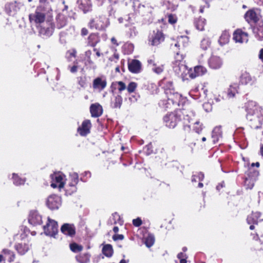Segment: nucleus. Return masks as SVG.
<instances>
[{
  "label": "nucleus",
  "mask_w": 263,
  "mask_h": 263,
  "mask_svg": "<svg viewBox=\"0 0 263 263\" xmlns=\"http://www.w3.org/2000/svg\"><path fill=\"white\" fill-rule=\"evenodd\" d=\"M194 116L195 112L192 108L190 106H185L184 108L167 114L164 117L163 120L166 126L173 128L179 121L182 120L183 123L186 124L187 122H190Z\"/></svg>",
  "instance_id": "nucleus-1"
},
{
  "label": "nucleus",
  "mask_w": 263,
  "mask_h": 263,
  "mask_svg": "<svg viewBox=\"0 0 263 263\" xmlns=\"http://www.w3.org/2000/svg\"><path fill=\"white\" fill-rule=\"evenodd\" d=\"M246 117L252 128L257 129L263 123V109L253 101H249L246 104Z\"/></svg>",
  "instance_id": "nucleus-2"
},
{
  "label": "nucleus",
  "mask_w": 263,
  "mask_h": 263,
  "mask_svg": "<svg viewBox=\"0 0 263 263\" xmlns=\"http://www.w3.org/2000/svg\"><path fill=\"white\" fill-rule=\"evenodd\" d=\"M255 166L258 167L259 166V163L257 162L251 164V166L249 168L248 172L247 173L248 177H246L245 180V183L248 185L250 189L253 187L254 181L257 179L259 176L258 171L254 168Z\"/></svg>",
  "instance_id": "nucleus-3"
},
{
  "label": "nucleus",
  "mask_w": 263,
  "mask_h": 263,
  "mask_svg": "<svg viewBox=\"0 0 263 263\" xmlns=\"http://www.w3.org/2000/svg\"><path fill=\"white\" fill-rule=\"evenodd\" d=\"M108 19L105 16H100L90 21L89 25L91 28H95L99 30L105 29L108 25Z\"/></svg>",
  "instance_id": "nucleus-4"
},
{
  "label": "nucleus",
  "mask_w": 263,
  "mask_h": 263,
  "mask_svg": "<svg viewBox=\"0 0 263 263\" xmlns=\"http://www.w3.org/2000/svg\"><path fill=\"white\" fill-rule=\"evenodd\" d=\"M43 229L46 235L55 238L58 232V222L48 217V222L43 227Z\"/></svg>",
  "instance_id": "nucleus-5"
},
{
  "label": "nucleus",
  "mask_w": 263,
  "mask_h": 263,
  "mask_svg": "<svg viewBox=\"0 0 263 263\" xmlns=\"http://www.w3.org/2000/svg\"><path fill=\"white\" fill-rule=\"evenodd\" d=\"M52 180L51 186L53 188L58 187L60 190L64 187L65 176L61 173H56L51 175Z\"/></svg>",
  "instance_id": "nucleus-6"
},
{
  "label": "nucleus",
  "mask_w": 263,
  "mask_h": 263,
  "mask_svg": "<svg viewBox=\"0 0 263 263\" xmlns=\"http://www.w3.org/2000/svg\"><path fill=\"white\" fill-rule=\"evenodd\" d=\"M185 102V99L183 98L181 95L178 92H175L171 94L168 98L166 105V108H169L172 104V105L180 106L183 105Z\"/></svg>",
  "instance_id": "nucleus-7"
},
{
  "label": "nucleus",
  "mask_w": 263,
  "mask_h": 263,
  "mask_svg": "<svg viewBox=\"0 0 263 263\" xmlns=\"http://www.w3.org/2000/svg\"><path fill=\"white\" fill-rule=\"evenodd\" d=\"M62 203L61 198L56 195H51L47 199L46 205L51 210H57Z\"/></svg>",
  "instance_id": "nucleus-8"
},
{
  "label": "nucleus",
  "mask_w": 263,
  "mask_h": 263,
  "mask_svg": "<svg viewBox=\"0 0 263 263\" xmlns=\"http://www.w3.org/2000/svg\"><path fill=\"white\" fill-rule=\"evenodd\" d=\"M29 19L30 23L34 22L35 24H41L43 23L45 19V14L41 12L39 8H37L33 13L30 14Z\"/></svg>",
  "instance_id": "nucleus-9"
},
{
  "label": "nucleus",
  "mask_w": 263,
  "mask_h": 263,
  "mask_svg": "<svg viewBox=\"0 0 263 263\" xmlns=\"http://www.w3.org/2000/svg\"><path fill=\"white\" fill-rule=\"evenodd\" d=\"M107 86L106 79L104 76L99 77L93 80L92 87L99 92L102 91Z\"/></svg>",
  "instance_id": "nucleus-10"
},
{
  "label": "nucleus",
  "mask_w": 263,
  "mask_h": 263,
  "mask_svg": "<svg viewBox=\"0 0 263 263\" xmlns=\"http://www.w3.org/2000/svg\"><path fill=\"white\" fill-rule=\"evenodd\" d=\"M239 83L242 85H255L256 83V79L252 77L249 73L245 71L240 77Z\"/></svg>",
  "instance_id": "nucleus-11"
},
{
  "label": "nucleus",
  "mask_w": 263,
  "mask_h": 263,
  "mask_svg": "<svg viewBox=\"0 0 263 263\" xmlns=\"http://www.w3.org/2000/svg\"><path fill=\"white\" fill-rule=\"evenodd\" d=\"M22 6L21 3L16 2L9 3L5 6V10L9 15H13L19 11Z\"/></svg>",
  "instance_id": "nucleus-12"
},
{
  "label": "nucleus",
  "mask_w": 263,
  "mask_h": 263,
  "mask_svg": "<svg viewBox=\"0 0 263 263\" xmlns=\"http://www.w3.org/2000/svg\"><path fill=\"white\" fill-rule=\"evenodd\" d=\"M28 221L33 226L41 225L43 223L42 217L37 211H31L29 215Z\"/></svg>",
  "instance_id": "nucleus-13"
},
{
  "label": "nucleus",
  "mask_w": 263,
  "mask_h": 263,
  "mask_svg": "<svg viewBox=\"0 0 263 263\" xmlns=\"http://www.w3.org/2000/svg\"><path fill=\"white\" fill-rule=\"evenodd\" d=\"M164 40V37L162 33L157 30L156 32L154 31L153 34L149 38V43L151 45L156 46L159 45Z\"/></svg>",
  "instance_id": "nucleus-14"
},
{
  "label": "nucleus",
  "mask_w": 263,
  "mask_h": 263,
  "mask_svg": "<svg viewBox=\"0 0 263 263\" xmlns=\"http://www.w3.org/2000/svg\"><path fill=\"white\" fill-rule=\"evenodd\" d=\"M173 65L174 71L177 74L183 77L187 74L189 75L190 69H187V66L184 63H179Z\"/></svg>",
  "instance_id": "nucleus-15"
},
{
  "label": "nucleus",
  "mask_w": 263,
  "mask_h": 263,
  "mask_svg": "<svg viewBox=\"0 0 263 263\" xmlns=\"http://www.w3.org/2000/svg\"><path fill=\"white\" fill-rule=\"evenodd\" d=\"M189 41L188 37L186 36H180L177 37V42L173 45H171V48L175 50L178 49L179 50L182 49L187 44Z\"/></svg>",
  "instance_id": "nucleus-16"
},
{
  "label": "nucleus",
  "mask_w": 263,
  "mask_h": 263,
  "mask_svg": "<svg viewBox=\"0 0 263 263\" xmlns=\"http://www.w3.org/2000/svg\"><path fill=\"white\" fill-rule=\"evenodd\" d=\"M91 124L89 120H84L81 127L78 128V132L81 136H85L90 133Z\"/></svg>",
  "instance_id": "nucleus-17"
},
{
  "label": "nucleus",
  "mask_w": 263,
  "mask_h": 263,
  "mask_svg": "<svg viewBox=\"0 0 263 263\" xmlns=\"http://www.w3.org/2000/svg\"><path fill=\"white\" fill-rule=\"evenodd\" d=\"M61 231L64 234L70 237L73 236L76 234V228L72 224H64L61 228Z\"/></svg>",
  "instance_id": "nucleus-18"
},
{
  "label": "nucleus",
  "mask_w": 263,
  "mask_h": 263,
  "mask_svg": "<svg viewBox=\"0 0 263 263\" xmlns=\"http://www.w3.org/2000/svg\"><path fill=\"white\" fill-rule=\"evenodd\" d=\"M90 112L91 117L97 118L101 116L103 113V108L99 103H94L90 105Z\"/></svg>",
  "instance_id": "nucleus-19"
},
{
  "label": "nucleus",
  "mask_w": 263,
  "mask_h": 263,
  "mask_svg": "<svg viewBox=\"0 0 263 263\" xmlns=\"http://www.w3.org/2000/svg\"><path fill=\"white\" fill-rule=\"evenodd\" d=\"M206 72V69L205 67L202 66H197L194 67V70L190 69L189 77L193 79L204 74Z\"/></svg>",
  "instance_id": "nucleus-20"
},
{
  "label": "nucleus",
  "mask_w": 263,
  "mask_h": 263,
  "mask_svg": "<svg viewBox=\"0 0 263 263\" xmlns=\"http://www.w3.org/2000/svg\"><path fill=\"white\" fill-rule=\"evenodd\" d=\"M233 39L236 42L240 43H247L248 41V34L238 30L234 33Z\"/></svg>",
  "instance_id": "nucleus-21"
},
{
  "label": "nucleus",
  "mask_w": 263,
  "mask_h": 263,
  "mask_svg": "<svg viewBox=\"0 0 263 263\" xmlns=\"http://www.w3.org/2000/svg\"><path fill=\"white\" fill-rule=\"evenodd\" d=\"M261 213L259 212H253L248 216L247 219L248 224H257L259 221H263V218H261Z\"/></svg>",
  "instance_id": "nucleus-22"
},
{
  "label": "nucleus",
  "mask_w": 263,
  "mask_h": 263,
  "mask_svg": "<svg viewBox=\"0 0 263 263\" xmlns=\"http://www.w3.org/2000/svg\"><path fill=\"white\" fill-rule=\"evenodd\" d=\"M209 66L213 69H218L221 67L222 62L221 59L217 56H212L209 61Z\"/></svg>",
  "instance_id": "nucleus-23"
},
{
  "label": "nucleus",
  "mask_w": 263,
  "mask_h": 263,
  "mask_svg": "<svg viewBox=\"0 0 263 263\" xmlns=\"http://www.w3.org/2000/svg\"><path fill=\"white\" fill-rule=\"evenodd\" d=\"M141 68V63L137 60H134L128 64V69L133 73H138Z\"/></svg>",
  "instance_id": "nucleus-24"
},
{
  "label": "nucleus",
  "mask_w": 263,
  "mask_h": 263,
  "mask_svg": "<svg viewBox=\"0 0 263 263\" xmlns=\"http://www.w3.org/2000/svg\"><path fill=\"white\" fill-rule=\"evenodd\" d=\"M15 248L21 255L25 254L29 249V245L26 242L18 243L15 245Z\"/></svg>",
  "instance_id": "nucleus-25"
},
{
  "label": "nucleus",
  "mask_w": 263,
  "mask_h": 263,
  "mask_svg": "<svg viewBox=\"0 0 263 263\" xmlns=\"http://www.w3.org/2000/svg\"><path fill=\"white\" fill-rule=\"evenodd\" d=\"M246 20L249 23H255L258 21L256 12L253 10L248 11L245 15Z\"/></svg>",
  "instance_id": "nucleus-26"
},
{
  "label": "nucleus",
  "mask_w": 263,
  "mask_h": 263,
  "mask_svg": "<svg viewBox=\"0 0 263 263\" xmlns=\"http://www.w3.org/2000/svg\"><path fill=\"white\" fill-rule=\"evenodd\" d=\"M239 89V85L237 83H233L230 86L228 89L227 96L229 98L235 97V95L238 93Z\"/></svg>",
  "instance_id": "nucleus-27"
},
{
  "label": "nucleus",
  "mask_w": 263,
  "mask_h": 263,
  "mask_svg": "<svg viewBox=\"0 0 263 263\" xmlns=\"http://www.w3.org/2000/svg\"><path fill=\"white\" fill-rule=\"evenodd\" d=\"M70 177L71 179V182L69 183V186L71 187L72 192H74L76 191V185L78 184L79 182V176L78 174L76 173H72L70 174Z\"/></svg>",
  "instance_id": "nucleus-28"
},
{
  "label": "nucleus",
  "mask_w": 263,
  "mask_h": 263,
  "mask_svg": "<svg viewBox=\"0 0 263 263\" xmlns=\"http://www.w3.org/2000/svg\"><path fill=\"white\" fill-rule=\"evenodd\" d=\"M222 136V131L221 127H216L212 131V138L214 143L218 142L219 138Z\"/></svg>",
  "instance_id": "nucleus-29"
},
{
  "label": "nucleus",
  "mask_w": 263,
  "mask_h": 263,
  "mask_svg": "<svg viewBox=\"0 0 263 263\" xmlns=\"http://www.w3.org/2000/svg\"><path fill=\"white\" fill-rule=\"evenodd\" d=\"M57 27L59 28H62L67 24L66 17L63 14H59L57 17Z\"/></svg>",
  "instance_id": "nucleus-30"
},
{
  "label": "nucleus",
  "mask_w": 263,
  "mask_h": 263,
  "mask_svg": "<svg viewBox=\"0 0 263 263\" xmlns=\"http://www.w3.org/2000/svg\"><path fill=\"white\" fill-rule=\"evenodd\" d=\"M99 42V38L96 34L92 33L89 35L88 38V44L89 45L95 47Z\"/></svg>",
  "instance_id": "nucleus-31"
},
{
  "label": "nucleus",
  "mask_w": 263,
  "mask_h": 263,
  "mask_svg": "<svg viewBox=\"0 0 263 263\" xmlns=\"http://www.w3.org/2000/svg\"><path fill=\"white\" fill-rule=\"evenodd\" d=\"M127 30L126 32L129 37H133L137 35L138 31L135 26L133 25L126 26Z\"/></svg>",
  "instance_id": "nucleus-32"
},
{
  "label": "nucleus",
  "mask_w": 263,
  "mask_h": 263,
  "mask_svg": "<svg viewBox=\"0 0 263 263\" xmlns=\"http://www.w3.org/2000/svg\"><path fill=\"white\" fill-rule=\"evenodd\" d=\"M90 256L88 253L81 254L76 257V259L80 263H88L90 260Z\"/></svg>",
  "instance_id": "nucleus-33"
},
{
  "label": "nucleus",
  "mask_w": 263,
  "mask_h": 263,
  "mask_svg": "<svg viewBox=\"0 0 263 263\" xmlns=\"http://www.w3.org/2000/svg\"><path fill=\"white\" fill-rule=\"evenodd\" d=\"M3 252L6 259H7L9 261H12L14 260L15 254L13 251L8 249H4L3 250Z\"/></svg>",
  "instance_id": "nucleus-34"
},
{
  "label": "nucleus",
  "mask_w": 263,
  "mask_h": 263,
  "mask_svg": "<svg viewBox=\"0 0 263 263\" xmlns=\"http://www.w3.org/2000/svg\"><path fill=\"white\" fill-rule=\"evenodd\" d=\"M102 253L106 257H111L113 254L112 246L109 244L105 245L102 249Z\"/></svg>",
  "instance_id": "nucleus-35"
},
{
  "label": "nucleus",
  "mask_w": 263,
  "mask_h": 263,
  "mask_svg": "<svg viewBox=\"0 0 263 263\" xmlns=\"http://www.w3.org/2000/svg\"><path fill=\"white\" fill-rule=\"evenodd\" d=\"M230 39V35L228 32L224 31L222 32L219 39V43L222 45L228 43Z\"/></svg>",
  "instance_id": "nucleus-36"
},
{
  "label": "nucleus",
  "mask_w": 263,
  "mask_h": 263,
  "mask_svg": "<svg viewBox=\"0 0 263 263\" xmlns=\"http://www.w3.org/2000/svg\"><path fill=\"white\" fill-rule=\"evenodd\" d=\"M174 52H176V55L175 56V60L173 63V64H179V63H184L183 60L184 59V55L183 54H180L179 53V51L178 49H175L174 50Z\"/></svg>",
  "instance_id": "nucleus-37"
},
{
  "label": "nucleus",
  "mask_w": 263,
  "mask_h": 263,
  "mask_svg": "<svg viewBox=\"0 0 263 263\" xmlns=\"http://www.w3.org/2000/svg\"><path fill=\"white\" fill-rule=\"evenodd\" d=\"M211 44V40L208 37L203 38L200 42V47L203 50H206L210 47Z\"/></svg>",
  "instance_id": "nucleus-38"
},
{
  "label": "nucleus",
  "mask_w": 263,
  "mask_h": 263,
  "mask_svg": "<svg viewBox=\"0 0 263 263\" xmlns=\"http://www.w3.org/2000/svg\"><path fill=\"white\" fill-rule=\"evenodd\" d=\"M195 26L198 30L202 31L205 24V20L203 18H199L195 21Z\"/></svg>",
  "instance_id": "nucleus-39"
},
{
  "label": "nucleus",
  "mask_w": 263,
  "mask_h": 263,
  "mask_svg": "<svg viewBox=\"0 0 263 263\" xmlns=\"http://www.w3.org/2000/svg\"><path fill=\"white\" fill-rule=\"evenodd\" d=\"M155 237L152 235L149 234L144 238V243L148 248L151 247L154 243Z\"/></svg>",
  "instance_id": "nucleus-40"
},
{
  "label": "nucleus",
  "mask_w": 263,
  "mask_h": 263,
  "mask_svg": "<svg viewBox=\"0 0 263 263\" xmlns=\"http://www.w3.org/2000/svg\"><path fill=\"white\" fill-rule=\"evenodd\" d=\"M13 182L15 185H20L23 184L25 180L20 178L17 174L13 173L12 176Z\"/></svg>",
  "instance_id": "nucleus-41"
},
{
  "label": "nucleus",
  "mask_w": 263,
  "mask_h": 263,
  "mask_svg": "<svg viewBox=\"0 0 263 263\" xmlns=\"http://www.w3.org/2000/svg\"><path fill=\"white\" fill-rule=\"evenodd\" d=\"M122 103V98L120 95L116 96L114 101L112 102L114 108H120Z\"/></svg>",
  "instance_id": "nucleus-42"
},
{
  "label": "nucleus",
  "mask_w": 263,
  "mask_h": 263,
  "mask_svg": "<svg viewBox=\"0 0 263 263\" xmlns=\"http://www.w3.org/2000/svg\"><path fill=\"white\" fill-rule=\"evenodd\" d=\"M70 247L71 250L74 252H80L83 249V247L79 245L76 243L71 244L70 246Z\"/></svg>",
  "instance_id": "nucleus-43"
},
{
  "label": "nucleus",
  "mask_w": 263,
  "mask_h": 263,
  "mask_svg": "<svg viewBox=\"0 0 263 263\" xmlns=\"http://www.w3.org/2000/svg\"><path fill=\"white\" fill-rule=\"evenodd\" d=\"M193 129L196 133L199 134L202 129V125L199 121H196L194 124Z\"/></svg>",
  "instance_id": "nucleus-44"
},
{
  "label": "nucleus",
  "mask_w": 263,
  "mask_h": 263,
  "mask_svg": "<svg viewBox=\"0 0 263 263\" xmlns=\"http://www.w3.org/2000/svg\"><path fill=\"white\" fill-rule=\"evenodd\" d=\"M137 86V84L135 82H130L127 87V91L129 93L133 92Z\"/></svg>",
  "instance_id": "nucleus-45"
},
{
  "label": "nucleus",
  "mask_w": 263,
  "mask_h": 263,
  "mask_svg": "<svg viewBox=\"0 0 263 263\" xmlns=\"http://www.w3.org/2000/svg\"><path fill=\"white\" fill-rule=\"evenodd\" d=\"M177 17L175 14H170L168 15V21L170 24H174L177 22Z\"/></svg>",
  "instance_id": "nucleus-46"
},
{
  "label": "nucleus",
  "mask_w": 263,
  "mask_h": 263,
  "mask_svg": "<svg viewBox=\"0 0 263 263\" xmlns=\"http://www.w3.org/2000/svg\"><path fill=\"white\" fill-rule=\"evenodd\" d=\"M152 70L157 74L161 73L163 70V65L157 66V64L155 66L152 67Z\"/></svg>",
  "instance_id": "nucleus-47"
},
{
  "label": "nucleus",
  "mask_w": 263,
  "mask_h": 263,
  "mask_svg": "<svg viewBox=\"0 0 263 263\" xmlns=\"http://www.w3.org/2000/svg\"><path fill=\"white\" fill-rule=\"evenodd\" d=\"M257 35L259 40H263V26H260L257 28Z\"/></svg>",
  "instance_id": "nucleus-48"
},
{
  "label": "nucleus",
  "mask_w": 263,
  "mask_h": 263,
  "mask_svg": "<svg viewBox=\"0 0 263 263\" xmlns=\"http://www.w3.org/2000/svg\"><path fill=\"white\" fill-rule=\"evenodd\" d=\"M116 83L118 85V90L120 92L124 90L126 88V85L122 81L117 82Z\"/></svg>",
  "instance_id": "nucleus-49"
},
{
  "label": "nucleus",
  "mask_w": 263,
  "mask_h": 263,
  "mask_svg": "<svg viewBox=\"0 0 263 263\" xmlns=\"http://www.w3.org/2000/svg\"><path fill=\"white\" fill-rule=\"evenodd\" d=\"M80 8L83 10L84 13H86L90 10L91 6L89 4H87V5L85 6L84 4H81Z\"/></svg>",
  "instance_id": "nucleus-50"
},
{
  "label": "nucleus",
  "mask_w": 263,
  "mask_h": 263,
  "mask_svg": "<svg viewBox=\"0 0 263 263\" xmlns=\"http://www.w3.org/2000/svg\"><path fill=\"white\" fill-rule=\"evenodd\" d=\"M74 65L73 66H71V67L68 66V68L69 69L71 73H75L78 70V66L77 65L78 62L74 61Z\"/></svg>",
  "instance_id": "nucleus-51"
},
{
  "label": "nucleus",
  "mask_w": 263,
  "mask_h": 263,
  "mask_svg": "<svg viewBox=\"0 0 263 263\" xmlns=\"http://www.w3.org/2000/svg\"><path fill=\"white\" fill-rule=\"evenodd\" d=\"M133 223L135 227H139L142 224V220L140 218L133 219Z\"/></svg>",
  "instance_id": "nucleus-52"
},
{
  "label": "nucleus",
  "mask_w": 263,
  "mask_h": 263,
  "mask_svg": "<svg viewBox=\"0 0 263 263\" xmlns=\"http://www.w3.org/2000/svg\"><path fill=\"white\" fill-rule=\"evenodd\" d=\"M85 60H86V62H85L86 65L92 66L93 68H96V66L95 65L94 62L91 60V58L86 59Z\"/></svg>",
  "instance_id": "nucleus-53"
},
{
  "label": "nucleus",
  "mask_w": 263,
  "mask_h": 263,
  "mask_svg": "<svg viewBox=\"0 0 263 263\" xmlns=\"http://www.w3.org/2000/svg\"><path fill=\"white\" fill-rule=\"evenodd\" d=\"M112 239L115 240H123L124 239V236L122 234H116L113 236Z\"/></svg>",
  "instance_id": "nucleus-54"
},
{
  "label": "nucleus",
  "mask_w": 263,
  "mask_h": 263,
  "mask_svg": "<svg viewBox=\"0 0 263 263\" xmlns=\"http://www.w3.org/2000/svg\"><path fill=\"white\" fill-rule=\"evenodd\" d=\"M119 55L118 53H115L112 57L109 58V60L111 61H114L115 63L118 60Z\"/></svg>",
  "instance_id": "nucleus-55"
},
{
  "label": "nucleus",
  "mask_w": 263,
  "mask_h": 263,
  "mask_svg": "<svg viewBox=\"0 0 263 263\" xmlns=\"http://www.w3.org/2000/svg\"><path fill=\"white\" fill-rule=\"evenodd\" d=\"M196 175H197V178H198V180L199 181H202L203 179H204V176L202 173L200 172V173H197Z\"/></svg>",
  "instance_id": "nucleus-56"
},
{
  "label": "nucleus",
  "mask_w": 263,
  "mask_h": 263,
  "mask_svg": "<svg viewBox=\"0 0 263 263\" xmlns=\"http://www.w3.org/2000/svg\"><path fill=\"white\" fill-rule=\"evenodd\" d=\"M79 84L82 87H84L85 86V81L83 78L80 77L79 78Z\"/></svg>",
  "instance_id": "nucleus-57"
},
{
  "label": "nucleus",
  "mask_w": 263,
  "mask_h": 263,
  "mask_svg": "<svg viewBox=\"0 0 263 263\" xmlns=\"http://www.w3.org/2000/svg\"><path fill=\"white\" fill-rule=\"evenodd\" d=\"M85 60L91 58V51L89 50L85 51Z\"/></svg>",
  "instance_id": "nucleus-58"
},
{
  "label": "nucleus",
  "mask_w": 263,
  "mask_h": 263,
  "mask_svg": "<svg viewBox=\"0 0 263 263\" xmlns=\"http://www.w3.org/2000/svg\"><path fill=\"white\" fill-rule=\"evenodd\" d=\"M177 257L180 259L181 258H187L186 255L183 253L180 252L177 255Z\"/></svg>",
  "instance_id": "nucleus-59"
},
{
  "label": "nucleus",
  "mask_w": 263,
  "mask_h": 263,
  "mask_svg": "<svg viewBox=\"0 0 263 263\" xmlns=\"http://www.w3.org/2000/svg\"><path fill=\"white\" fill-rule=\"evenodd\" d=\"M67 54H69V56L71 57H75L76 54V51L75 50H73L72 51H68Z\"/></svg>",
  "instance_id": "nucleus-60"
},
{
  "label": "nucleus",
  "mask_w": 263,
  "mask_h": 263,
  "mask_svg": "<svg viewBox=\"0 0 263 263\" xmlns=\"http://www.w3.org/2000/svg\"><path fill=\"white\" fill-rule=\"evenodd\" d=\"M81 34L82 35H86L88 34V30L86 28H83L81 30Z\"/></svg>",
  "instance_id": "nucleus-61"
},
{
  "label": "nucleus",
  "mask_w": 263,
  "mask_h": 263,
  "mask_svg": "<svg viewBox=\"0 0 263 263\" xmlns=\"http://www.w3.org/2000/svg\"><path fill=\"white\" fill-rule=\"evenodd\" d=\"M259 58L263 62V48L261 49L259 51Z\"/></svg>",
  "instance_id": "nucleus-62"
},
{
  "label": "nucleus",
  "mask_w": 263,
  "mask_h": 263,
  "mask_svg": "<svg viewBox=\"0 0 263 263\" xmlns=\"http://www.w3.org/2000/svg\"><path fill=\"white\" fill-rule=\"evenodd\" d=\"M148 63L149 64V65H152L153 67L155 66L156 65V64L155 63L154 61L152 59L148 60Z\"/></svg>",
  "instance_id": "nucleus-63"
},
{
  "label": "nucleus",
  "mask_w": 263,
  "mask_h": 263,
  "mask_svg": "<svg viewBox=\"0 0 263 263\" xmlns=\"http://www.w3.org/2000/svg\"><path fill=\"white\" fill-rule=\"evenodd\" d=\"M111 42L113 44L116 45V46H118L119 45L117 43L116 39L114 37L111 39Z\"/></svg>",
  "instance_id": "nucleus-64"
}]
</instances>
